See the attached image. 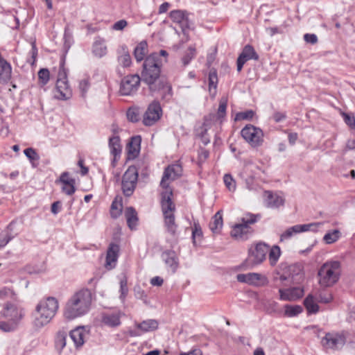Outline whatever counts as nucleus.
Wrapping results in <instances>:
<instances>
[{
	"label": "nucleus",
	"mask_w": 355,
	"mask_h": 355,
	"mask_svg": "<svg viewBox=\"0 0 355 355\" xmlns=\"http://www.w3.org/2000/svg\"><path fill=\"white\" fill-rule=\"evenodd\" d=\"M14 224V221L10 223L7 227V230L0 234V248L6 246L15 237V235L12 234Z\"/></svg>",
	"instance_id": "7c9ffc66"
},
{
	"label": "nucleus",
	"mask_w": 355,
	"mask_h": 355,
	"mask_svg": "<svg viewBox=\"0 0 355 355\" xmlns=\"http://www.w3.org/2000/svg\"><path fill=\"white\" fill-rule=\"evenodd\" d=\"M109 147L110 148L111 153L114 156L121 153V146L119 136H113L109 139Z\"/></svg>",
	"instance_id": "72a5a7b5"
},
{
	"label": "nucleus",
	"mask_w": 355,
	"mask_h": 355,
	"mask_svg": "<svg viewBox=\"0 0 355 355\" xmlns=\"http://www.w3.org/2000/svg\"><path fill=\"white\" fill-rule=\"evenodd\" d=\"M148 53V44L147 42L143 40L140 42L134 50V56L137 62H139L144 59V57Z\"/></svg>",
	"instance_id": "a878e982"
},
{
	"label": "nucleus",
	"mask_w": 355,
	"mask_h": 355,
	"mask_svg": "<svg viewBox=\"0 0 355 355\" xmlns=\"http://www.w3.org/2000/svg\"><path fill=\"white\" fill-rule=\"evenodd\" d=\"M324 223H311L308 224L295 225L288 228L280 236V241H284L291 239L294 234L304 232H317L318 227L322 226Z\"/></svg>",
	"instance_id": "f8f14e48"
},
{
	"label": "nucleus",
	"mask_w": 355,
	"mask_h": 355,
	"mask_svg": "<svg viewBox=\"0 0 355 355\" xmlns=\"http://www.w3.org/2000/svg\"><path fill=\"white\" fill-rule=\"evenodd\" d=\"M285 315L288 317H294L301 313L303 311L302 307L300 305H289L286 304L284 306Z\"/></svg>",
	"instance_id": "c03bdc74"
},
{
	"label": "nucleus",
	"mask_w": 355,
	"mask_h": 355,
	"mask_svg": "<svg viewBox=\"0 0 355 355\" xmlns=\"http://www.w3.org/2000/svg\"><path fill=\"white\" fill-rule=\"evenodd\" d=\"M30 53L31 55V58L28 60V62L31 65H33L36 61V58L37 55V49L36 47L35 42L32 43V49L31 50Z\"/></svg>",
	"instance_id": "13d9d810"
},
{
	"label": "nucleus",
	"mask_w": 355,
	"mask_h": 355,
	"mask_svg": "<svg viewBox=\"0 0 355 355\" xmlns=\"http://www.w3.org/2000/svg\"><path fill=\"white\" fill-rule=\"evenodd\" d=\"M3 315L8 320H10L18 324L19 322L24 316L22 309L17 308L12 304H7L3 311Z\"/></svg>",
	"instance_id": "6ab92c4d"
},
{
	"label": "nucleus",
	"mask_w": 355,
	"mask_h": 355,
	"mask_svg": "<svg viewBox=\"0 0 355 355\" xmlns=\"http://www.w3.org/2000/svg\"><path fill=\"white\" fill-rule=\"evenodd\" d=\"M67 332L60 331L57 333L55 339V346L58 351H61L66 345Z\"/></svg>",
	"instance_id": "58836bf2"
},
{
	"label": "nucleus",
	"mask_w": 355,
	"mask_h": 355,
	"mask_svg": "<svg viewBox=\"0 0 355 355\" xmlns=\"http://www.w3.org/2000/svg\"><path fill=\"white\" fill-rule=\"evenodd\" d=\"M340 263L338 261H327L318 270L319 284L323 287H330L339 279Z\"/></svg>",
	"instance_id": "39448f33"
},
{
	"label": "nucleus",
	"mask_w": 355,
	"mask_h": 355,
	"mask_svg": "<svg viewBox=\"0 0 355 355\" xmlns=\"http://www.w3.org/2000/svg\"><path fill=\"white\" fill-rule=\"evenodd\" d=\"M264 204L270 209H277L284 203V199L276 193L266 191L263 194Z\"/></svg>",
	"instance_id": "f3484780"
},
{
	"label": "nucleus",
	"mask_w": 355,
	"mask_h": 355,
	"mask_svg": "<svg viewBox=\"0 0 355 355\" xmlns=\"http://www.w3.org/2000/svg\"><path fill=\"white\" fill-rule=\"evenodd\" d=\"M75 184V179L71 178V183L63 184V186L62 187V192H64L65 194L68 196L72 195L76 191Z\"/></svg>",
	"instance_id": "3c124183"
},
{
	"label": "nucleus",
	"mask_w": 355,
	"mask_h": 355,
	"mask_svg": "<svg viewBox=\"0 0 355 355\" xmlns=\"http://www.w3.org/2000/svg\"><path fill=\"white\" fill-rule=\"evenodd\" d=\"M168 53L165 50L154 52L146 57L141 72V81L146 83L151 92L156 91L164 85L160 77L161 68L164 62H167Z\"/></svg>",
	"instance_id": "f03ea898"
},
{
	"label": "nucleus",
	"mask_w": 355,
	"mask_h": 355,
	"mask_svg": "<svg viewBox=\"0 0 355 355\" xmlns=\"http://www.w3.org/2000/svg\"><path fill=\"white\" fill-rule=\"evenodd\" d=\"M269 251V245L264 243H259L254 249H250L245 263L250 268L261 263L266 258Z\"/></svg>",
	"instance_id": "1a4fd4ad"
},
{
	"label": "nucleus",
	"mask_w": 355,
	"mask_h": 355,
	"mask_svg": "<svg viewBox=\"0 0 355 355\" xmlns=\"http://www.w3.org/2000/svg\"><path fill=\"white\" fill-rule=\"evenodd\" d=\"M119 246L115 243H110L107 251L105 266L108 269L114 267V264L118 259Z\"/></svg>",
	"instance_id": "5701e85b"
},
{
	"label": "nucleus",
	"mask_w": 355,
	"mask_h": 355,
	"mask_svg": "<svg viewBox=\"0 0 355 355\" xmlns=\"http://www.w3.org/2000/svg\"><path fill=\"white\" fill-rule=\"evenodd\" d=\"M141 78L137 74L125 76L120 85V94L122 96H130L135 94L140 85Z\"/></svg>",
	"instance_id": "9b49d317"
},
{
	"label": "nucleus",
	"mask_w": 355,
	"mask_h": 355,
	"mask_svg": "<svg viewBox=\"0 0 355 355\" xmlns=\"http://www.w3.org/2000/svg\"><path fill=\"white\" fill-rule=\"evenodd\" d=\"M58 309L59 302L55 297H46L42 299L33 313L34 328L40 329L48 324L55 317Z\"/></svg>",
	"instance_id": "20e7f679"
},
{
	"label": "nucleus",
	"mask_w": 355,
	"mask_h": 355,
	"mask_svg": "<svg viewBox=\"0 0 355 355\" xmlns=\"http://www.w3.org/2000/svg\"><path fill=\"white\" fill-rule=\"evenodd\" d=\"M24 153L31 162L34 161H38L40 159L38 154L32 148H26L24 150Z\"/></svg>",
	"instance_id": "5fc2aeb1"
},
{
	"label": "nucleus",
	"mask_w": 355,
	"mask_h": 355,
	"mask_svg": "<svg viewBox=\"0 0 355 355\" xmlns=\"http://www.w3.org/2000/svg\"><path fill=\"white\" fill-rule=\"evenodd\" d=\"M333 297L331 294H320L318 297V302L321 303L327 304L331 302Z\"/></svg>",
	"instance_id": "0e129e2a"
},
{
	"label": "nucleus",
	"mask_w": 355,
	"mask_h": 355,
	"mask_svg": "<svg viewBox=\"0 0 355 355\" xmlns=\"http://www.w3.org/2000/svg\"><path fill=\"white\" fill-rule=\"evenodd\" d=\"M289 277L293 280L300 279L303 277V268L299 263H295L288 266Z\"/></svg>",
	"instance_id": "473e14b6"
},
{
	"label": "nucleus",
	"mask_w": 355,
	"mask_h": 355,
	"mask_svg": "<svg viewBox=\"0 0 355 355\" xmlns=\"http://www.w3.org/2000/svg\"><path fill=\"white\" fill-rule=\"evenodd\" d=\"M90 84L88 78H84L79 82V89L82 96H85L89 88Z\"/></svg>",
	"instance_id": "6e6d98bb"
},
{
	"label": "nucleus",
	"mask_w": 355,
	"mask_h": 355,
	"mask_svg": "<svg viewBox=\"0 0 355 355\" xmlns=\"http://www.w3.org/2000/svg\"><path fill=\"white\" fill-rule=\"evenodd\" d=\"M218 84V76L215 69H211L209 73V90L213 96L216 93V88Z\"/></svg>",
	"instance_id": "f704fd0d"
},
{
	"label": "nucleus",
	"mask_w": 355,
	"mask_h": 355,
	"mask_svg": "<svg viewBox=\"0 0 355 355\" xmlns=\"http://www.w3.org/2000/svg\"><path fill=\"white\" fill-rule=\"evenodd\" d=\"M55 89L58 94L55 96L58 99L67 100L71 96V91L68 84L67 71L64 68V62L60 64Z\"/></svg>",
	"instance_id": "6e6552de"
},
{
	"label": "nucleus",
	"mask_w": 355,
	"mask_h": 355,
	"mask_svg": "<svg viewBox=\"0 0 355 355\" xmlns=\"http://www.w3.org/2000/svg\"><path fill=\"white\" fill-rule=\"evenodd\" d=\"M279 298L284 301H295L301 298L304 295V290L300 287L279 290Z\"/></svg>",
	"instance_id": "a211bd4d"
},
{
	"label": "nucleus",
	"mask_w": 355,
	"mask_h": 355,
	"mask_svg": "<svg viewBox=\"0 0 355 355\" xmlns=\"http://www.w3.org/2000/svg\"><path fill=\"white\" fill-rule=\"evenodd\" d=\"M259 55L254 51V48L250 45H246L243 48L241 53L237 58L236 65L237 71L240 72L244 65V64L250 60H257Z\"/></svg>",
	"instance_id": "2eb2a0df"
},
{
	"label": "nucleus",
	"mask_w": 355,
	"mask_h": 355,
	"mask_svg": "<svg viewBox=\"0 0 355 355\" xmlns=\"http://www.w3.org/2000/svg\"><path fill=\"white\" fill-rule=\"evenodd\" d=\"M223 181L229 191H234L235 190L236 182L230 174H225L223 177Z\"/></svg>",
	"instance_id": "603ef678"
},
{
	"label": "nucleus",
	"mask_w": 355,
	"mask_h": 355,
	"mask_svg": "<svg viewBox=\"0 0 355 355\" xmlns=\"http://www.w3.org/2000/svg\"><path fill=\"white\" fill-rule=\"evenodd\" d=\"M182 173V167L178 164L168 166L165 168L160 182V186L165 189L161 193V207L164 218V225L167 232L175 235L178 226L175 222V205L172 200L173 191L169 187L168 181L178 178Z\"/></svg>",
	"instance_id": "f257e3e1"
},
{
	"label": "nucleus",
	"mask_w": 355,
	"mask_h": 355,
	"mask_svg": "<svg viewBox=\"0 0 355 355\" xmlns=\"http://www.w3.org/2000/svg\"><path fill=\"white\" fill-rule=\"evenodd\" d=\"M281 255V250L278 245H273L268 251V259L271 266L276 265Z\"/></svg>",
	"instance_id": "4c0bfd02"
},
{
	"label": "nucleus",
	"mask_w": 355,
	"mask_h": 355,
	"mask_svg": "<svg viewBox=\"0 0 355 355\" xmlns=\"http://www.w3.org/2000/svg\"><path fill=\"white\" fill-rule=\"evenodd\" d=\"M87 331L84 327H78L70 331L69 336L76 347L82 346L87 335Z\"/></svg>",
	"instance_id": "b1692460"
},
{
	"label": "nucleus",
	"mask_w": 355,
	"mask_h": 355,
	"mask_svg": "<svg viewBox=\"0 0 355 355\" xmlns=\"http://www.w3.org/2000/svg\"><path fill=\"white\" fill-rule=\"evenodd\" d=\"M59 182H60L63 184L71 183V178H69V173H62L60 177Z\"/></svg>",
	"instance_id": "69168bd1"
},
{
	"label": "nucleus",
	"mask_w": 355,
	"mask_h": 355,
	"mask_svg": "<svg viewBox=\"0 0 355 355\" xmlns=\"http://www.w3.org/2000/svg\"><path fill=\"white\" fill-rule=\"evenodd\" d=\"M304 40L307 43L315 44L318 42V37L315 34L306 33L304 35Z\"/></svg>",
	"instance_id": "680f3d73"
},
{
	"label": "nucleus",
	"mask_w": 355,
	"mask_h": 355,
	"mask_svg": "<svg viewBox=\"0 0 355 355\" xmlns=\"http://www.w3.org/2000/svg\"><path fill=\"white\" fill-rule=\"evenodd\" d=\"M254 115V112L249 110L245 112H241L236 114V120H250Z\"/></svg>",
	"instance_id": "864d4df0"
},
{
	"label": "nucleus",
	"mask_w": 355,
	"mask_h": 355,
	"mask_svg": "<svg viewBox=\"0 0 355 355\" xmlns=\"http://www.w3.org/2000/svg\"><path fill=\"white\" fill-rule=\"evenodd\" d=\"M180 355H202V352L201 349H200L198 348H195V349L190 350L188 352H181L180 353Z\"/></svg>",
	"instance_id": "338daca9"
},
{
	"label": "nucleus",
	"mask_w": 355,
	"mask_h": 355,
	"mask_svg": "<svg viewBox=\"0 0 355 355\" xmlns=\"http://www.w3.org/2000/svg\"><path fill=\"white\" fill-rule=\"evenodd\" d=\"M138 169L135 166H130L122 176L121 189L126 197L131 196L137 184Z\"/></svg>",
	"instance_id": "0eeeda50"
},
{
	"label": "nucleus",
	"mask_w": 355,
	"mask_h": 355,
	"mask_svg": "<svg viewBox=\"0 0 355 355\" xmlns=\"http://www.w3.org/2000/svg\"><path fill=\"white\" fill-rule=\"evenodd\" d=\"M120 299L122 301H124L125 298L126 297L128 293V280L126 277H123L120 281Z\"/></svg>",
	"instance_id": "09e8293b"
},
{
	"label": "nucleus",
	"mask_w": 355,
	"mask_h": 355,
	"mask_svg": "<svg viewBox=\"0 0 355 355\" xmlns=\"http://www.w3.org/2000/svg\"><path fill=\"white\" fill-rule=\"evenodd\" d=\"M92 52L95 56L102 58L107 53V47L103 43L96 41L93 44Z\"/></svg>",
	"instance_id": "79ce46f5"
},
{
	"label": "nucleus",
	"mask_w": 355,
	"mask_h": 355,
	"mask_svg": "<svg viewBox=\"0 0 355 355\" xmlns=\"http://www.w3.org/2000/svg\"><path fill=\"white\" fill-rule=\"evenodd\" d=\"M136 327L143 332L154 331L158 327V322L155 320H147L141 323H137Z\"/></svg>",
	"instance_id": "2f4dec72"
},
{
	"label": "nucleus",
	"mask_w": 355,
	"mask_h": 355,
	"mask_svg": "<svg viewBox=\"0 0 355 355\" xmlns=\"http://www.w3.org/2000/svg\"><path fill=\"white\" fill-rule=\"evenodd\" d=\"M195 55L196 49L193 46H189L185 55L182 59L183 64L184 66L189 64L191 60L195 57Z\"/></svg>",
	"instance_id": "de8ad7c7"
},
{
	"label": "nucleus",
	"mask_w": 355,
	"mask_h": 355,
	"mask_svg": "<svg viewBox=\"0 0 355 355\" xmlns=\"http://www.w3.org/2000/svg\"><path fill=\"white\" fill-rule=\"evenodd\" d=\"M170 18L172 19L173 22L181 24H182V26L187 25L188 17L187 15V12L183 10H172L170 12Z\"/></svg>",
	"instance_id": "c756f323"
},
{
	"label": "nucleus",
	"mask_w": 355,
	"mask_h": 355,
	"mask_svg": "<svg viewBox=\"0 0 355 355\" xmlns=\"http://www.w3.org/2000/svg\"><path fill=\"white\" fill-rule=\"evenodd\" d=\"M121 313L120 311H115L111 313H104L102 314V322L110 327H116L121 324Z\"/></svg>",
	"instance_id": "4be33fe9"
},
{
	"label": "nucleus",
	"mask_w": 355,
	"mask_h": 355,
	"mask_svg": "<svg viewBox=\"0 0 355 355\" xmlns=\"http://www.w3.org/2000/svg\"><path fill=\"white\" fill-rule=\"evenodd\" d=\"M93 294L88 288L80 289L74 293L67 301L64 308V316L73 320L87 314L91 309Z\"/></svg>",
	"instance_id": "7ed1b4c3"
},
{
	"label": "nucleus",
	"mask_w": 355,
	"mask_h": 355,
	"mask_svg": "<svg viewBox=\"0 0 355 355\" xmlns=\"http://www.w3.org/2000/svg\"><path fill=\"white\" fill-rule=\"evenodd\" d=\"M161 257L165 264L171 268L172 272H175L179 265L178 258L175 252L173 250H166L162 253Z\"/></svg>",
	"instance_id": "aec40b11"
},
{
	"label": "nucleus",
	"mask_w": 355,
	"mask_h": 355,
	"mask_svg": "<svg viewBox=\"0 0 355 355\" xmlns=\"http://www.w3.org/2000/svg\"><path fill=\"white\" fill-rule=\"evenodd\" d=\"M127 119L128 121L136 123L140 120V111L139 107H130L126 112Z\"/></svg>",
	"instance_id": "37998d69"
},
{
	"label": "nucleus",
	"mask_w": 355,
	"mask_h": 355,
	"mask_svg": "<svg viewBox=\"0 0 355 355\" xmlns=\"http://www.w3.org/2000/svg\"><path fill=\"white\" fill-rule=\"evenodd\" d=\"M241 135L252 147L260 146L263 141L262 130L251 124L246 125L241 130Z\"/></svg>",
	"instance_id": "9d476101"
},
{
	"label": "nucleus",
	"mask_w": 355,
	"mask_h": 355,
	"mask_svg": "<svg viewBox=\"0 0 355 355\" xmlns=\"http://www.w3.org/2000/svg\"><path fill=\"white\" fill-rule=\"evenodd\" d=\"M286 118V112H275L272 115V119L276 123H279L284 120H285Z\"/></svg>",
	"instance_id": "052dcab7"
},
{
	"label": "nucleus",
	"mask_w": 355,
	"mask_h": 355,
	"mask_svg": "<svg viewBox=\"0 0 355 355\" xmlns=\"http://www.w3.org/2000/svg\"><path fill=\"white\" fill-rule=\"evenodd\" d=\"M227 105V98L225 97H223L220 98L219 102V107L218 109L217 114H209L207 116H205V119L207 121L208 119L214 120V118H217L218 119H223L225 116L226 114V109Z\"/></svg>",
	"instance_id": "bb28decb"
},
{
	"label": "nucleus",
	"mask_w": 355,
	"mask_h": 355,
	"mask_svg": "<svg viewBox=\"0 0 355 355\" xmlns=\"http://www.w3.org/2000/svg\"><path fill=\"white\" fill-rule=\"evenodd\" d=\"M50 78V73L48 69L42 68L38 71L39 83L41 86L47 84Z\"/></svg>",
	"instance_id": "49530a36"
},
{
	"label": "nucleus",
	"mask_w": 355,
	"mask_h": 355,
	"mask_svg": "<svg viewBox=\"0 0 355 355\" xmlns=\"http://www.w3.org/2000/svg\"><path fill=\"white\" fill-rule=\"evenodd\" d=\"M123 54L118 57L119 64L123 67H128L132 64V60L130 53L123 48Z\"/></svg>",
	"instance_id": "a18cd8bd"
},
{
	"label": "nucleus",
	"mask_w": 355,
	"mask_h": 355,
	"mask_svg": "<svg viewBox=\"0 0 355 355\" xmlns=\"http://www.w3.org/2000/svg\"><path fill=\"white\" fill-rule=\"evenodd\" d=\"M223 225V216L220 211L216 212L209 223V228L214 233H219Z\"/></svg>",
	"instance_id": "c85d7f7f"
},
{
	"label": "nucleus",
	"mask_w": 355,
	"mask_h": 355,
	"mask_svg": "<svg viewBox=\"0 0 355 355\" xmlns=\"http://www.w3.org/2000/svg\"><path fill=\"white\" fill-rule=\"evenodd\" d=\"M124 215L126 219L127 225L131 230H135L138 225L139 218L137 212L132 207L125 208Z\"/></svg>",
	"instance_id": "393cba45"
},
{
	"label": "nucleus",
	"mask_w": 355,
	"mask_h": 355,
	"mask_svg": "<svg viewBox=\"0 0 355 355\" xmlns=\"http://www.w3.org/2000/svg\"><path fill=\"white\" fill-rule=\"evenodd\" d=\"M141 136H134L128 142L126 149L128 151V158L135 159L139 153L141 147Z\"/></svg>",
	"instance_id": "412c9836"
},
{
	"label": "nucleus",
	"mask_w": 355,
	"mask_h": 355,
	"mask_svg": "<svg viewBox=\"0 0 355 355\" xmlns=\"http://www.w3.org/2000/svg\"><path fill=\"white\" fill-rule=\"evenodd\" d=\"M164 280L162 277L156 276L151 279L150 284L153 286H160L162 285Z\"/></svg>",
	"instance_id": "774afa93"
},
{
	"label": "nucleus",
	"mask_w": 355,
	"mask_h": 355,
	"mask_svg": "<svg viewBox=\"0 0 355 355\" xmlns=\"http://www.w3.org/2000/svg\"><path fill=\"white\" fill-rule=\"evenodd\" d=\"M163 82L164 85L160 87L156 92H162V98L168 101L173 95L172 87L165 79H163Z\"/></svg>",
	"instance_id": "ea45409f"
},
{
	"label": "nucleus",
	"mask_w": 355,
	"mask_h": 355,
	"mask_svg": "<svg viewBox=\"0 0 355 355\" xmlns=\"http://www.w3.org/2000/svg\"><path fill=\"white\" fill-rule=\"evenodd\" d=\"M12 67L6 60H0V81L8 82L11 78Z\"/></svg>",
	"instance_id": "cd10ccee"
},
{
	"label": "nucleus",
	"mask_w": 355,
	"mask_h": 355,
	"mask_svg": "<svg viewBox=\"0 0 355 355\" xmlns=\"http://www.w3.org/2000/svg\"><path fill=\"white\" fill-rule=\"evenodd\" d=\"M202 235V230L198 223H195L193 229L192 230V239L194 244H196V239L197 237H201Z\"/></svg>",
	"instance_id": "4d7b16f0"
},
{
	"label": "nucleus",
	"mask_w": 355,
	"mask_h": 355,
	"mask_svg": "<svg viewBox=\"0 0 355 355\" xmlns=\"http://www.w3.org/2000/svg\"><path fill=\"white\" fill-rule=\"evenodd\" d=\"M346 338L343 334L329 332L322 339V345L327 349L338 350L341 349L345 344Z\"/></svg>",
	"instance_id": "ddd939ff"
},
{
	"label": "nucleus",
	"mask_w": 355,
	"mask_h": 355,
	"mask_svg": "<svg viewBox=\"0 0 355 355\" xmlns=\"http://www.w3.org/2000/svg\"><path fill=\"white\" fill-rule=\"evenodd\" d=\"M340 236V232L338 230H334L327 232L323 237V240L327 244H331L336 242Z\"/></svg>",
	"instance_id": "a19ab883"
},
{
	"label": "nucleus",
	"mask_w": 355,
	"mask_h": 355,
	"mask_svg": "<svg viewBox=\"0 0 355 355\" xmlns=\"http://www.w3.org/2000/svg\"><path fill=\"white\" fill-rule=\"evenodd\" d=\"M123 205L121 199L118 200L116 198L112 202L110 215L113 218H117L122 213Z\"/></svg>",
	"instance_id": "e433bc0d"
},
{
	"label": "nucleus",
	"mask_w": 355,
	"mask_h": 355,
	"mask_svg": "<svg viewBox=\"0 0 355 355\" xmlns=\"http://www.w3.org/2000/svg\"><path fill=\"white\" fill-rule=\"evenodd\" d=\"M236 279L238 282L241 283H246L250 285L260 286L266 282V278L261 274L257 272H249L247 274H238L236 275Z\"/></svg>",
	"instance_id": "dca6fc26"
},
{
	"label": "nucleus",
	"mask_w": 355,
	"mask_h": 355,
	"mask_svg": "<svg viewBox=\"0 0 355 355\" xmlns=\"http://www.w3.org/2000/svg\"><path fill=\"white\" fill-rule=\"evenodd\" d=\"M304 304L309 313H316L319 311V306L315 303L312 295H309L304 299Z\"/></svg>",
	"instance_id": "c9c22d12"
},
{
	"label": "nucleus",
	"mask_w": 355,
	"mask_h": 355,
	"mask_svg": "<svg viewBox=\"0 0 355 355\" xmlns=\"http://www.w3.org/2000/svg\"><path fill=\"white\" fill-rule=\"evenodd\" d=\"M128 25L127 21L125 19H121L115 22L112 26V29L116 31H121Z\"/></svg>",
	"instance_id": "e2e57ef3"
},
{
	"label": "nucleus",
	"mask_w": 355,
	"mask_h": 355,
	"mask_svg": "<svg viewBox=\"0 0 355 355\" xmlns=\"http://www.w3.org/2000/svg\"><path fill=\"white\" fill-rule=\"evenodd\" d=\"M162 115V108L160 104L154 101L150 103L143 117V123L146 126L153 125L157 121Z\"/></svg>",
	"instance_id": "4468645a"
},
{
	"label": "nucleus",
	"mask_w": 355,
	"mask_h": 355,
	"mask_svg": "<svg viewBox=\"0 0 355 355\" xmlns=\"http://www.w3.org/2000/svg\"><path fill=\"white\" fill-rule=\"evenodd\" d=\"M260 218L259 215L248 214L242 218L241 223L234 225L231 230V236L236 239L246 240L252 234L250 225L255 223Z\"/></svg>",
	"instance_id": "423d86ee"
},
{
	"label": "nucleus",
	"mask_w": 355,
	"mask_h": 355,
	"mask_svg": "<svg viewBox=\"0 0 355 355\" xmlns=\"http://www.w3.org/2000/svg\"><path fill=\"white\" fill-rule=\"evenodd\" d=\"M17 324L10 320L7 322H0V329L5 332H10L15 330L17 327Z\"/></svg>",
	"instance_id": "8fccbe9b"
},
{
	"label": "nucleus",
	"mask_w": 355,
	"mask_h": 355,
	"mask_svg": "<svg viewBox=\"0 0 355 355\" xmlns=\"http://www.w3.org/2000/svg\"><path fill=\"white\" fill-rule=\"evenodd\" d=\"M343 116L344 121L347 125H348L350 128H355V118L353 116H350L347 113H343Z\"/></svg>",
	"instance_id": "bf43d9fd"
}]
</instances>
